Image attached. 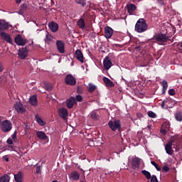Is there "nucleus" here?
<instances>
[{"mask_svg": "<svg viewBox=\"0 0 182 182\" xmlns=\"http://www.w3.org/2000/svg\"><path fill=\"white\" fill-rule=\"evenodd\" d=\"M147 28H149V26L144 18H139L135 24V31L138 33H143V32H146V31H147Z\"/></svg>", "mask_w": 182, "mask_h": 182, "instance_id": "f257e3e1", "label": "nucleus"}, {"mask_svg": "<svg viewBox=\"0 0 182 182\" xmlns=\"http://www.w3.org/2000/svg\"><path fill=\"white\" fill-rule=\"evenodd\" d=\"M176 143V141L173 139H171L166 145H165V150L167 154L169 156H172L174 151H173V149H176V151H178V149H177V144Z\"/></svg>", "mask_w": 182, "mask_h": 182, "instance_id": "f03ea898", "label": "nucleus"}, {"mask_svg": "<svg viewBox=\"0 0 182 182\" xmlns=\"http://www.w3.org/2000/svg\"><path fill=\"white\" fill-rule=\"evenodd\" d=\"M108 126L109 129L112 130V132H116V130H118L119 133L122 132V124H120V120L119 119L109 121Z\"/></svg>", "mask_w": 182, "mask_h": 182, "instance_id": "7ed1b4c3", "label": "nucleus"}, {"mask_svg": "<svg viewBox=\"0 0 182 182\" xmlns=\"http://www.w3.org/2000/svg\"><path fill=\"white\" fill-rule=\"evenodd\" d=\"M0 124L3 133H8L12 130V122L8 119L4 120Z\"/></svg>", "mask_w": 182, "mask_h": 182, "instance_id": "20e7f679", "label": "nucleus"}, {"mask_svg": "<svg viewBox=\"0 0 182 182\" xmlns=\"http://www.w3.org/2000/svg\"><path fill=\"white\" fill-rule=\"evenodd\" d=\"M14 41L18 46H25V45L28 43V40L23 38L21 34H18L15 37Z\"/></svg>", "mask_w": 182, "mask_h": 182, "instance_id": "39448f33", "label": "nucleus"}, {"mask_svg": "<svg viewBox=\"0 0 182 182\" xmlns=\"http://www.w3.org/2000/svg\"><path fill=\"white\" fill-rule=\"evenodd\" d=\"M65 83L68 86H75L76 85V78L71 74H68L65 77Z\"/></svg>", "mask_w": 182, "mask_h": 182, "instance_id": "423d86ee", "label": "nucleus"}, {"mask_svg": "<svg viewBox=\"0 0 182 182\" xmlns=\"http://www.w3.org/2000/svg\"><path fill=\"white\" fill-rule=\"evenodd\" d=\"M126 8L129 15H136V11H137V6L136 4L129 3L127 4Z\"/></svg>", "mask_w": 182, "mask_h": 182, "instance_id": "0eeeda50", "label": "nucleus"}, {"mask_svg": "<svg viewBox=\"0 0 182 182\" xmlns=\"http://www.w3.org/2000/svg\"><path fill=\"white\" fill-rule=\"evenodd\" d=\"M154 38L156 42H161V43H164L165 42H167V40L168 39V36L166 34L163 33H158L155 36H154Z\"/></svg>", "mask_w": 182, "mask_h": 182, "instance_id": "6e6552de", "label": "nucleus"}, {"mask_svg": "<svg viewBox=\"0 0 182 182\" xmlns=\"http://www.w3.org/2000/svg\"><path fill=\"white\" fill-rule=\"evenodd\" d=\"M58 114L61 119L67 120L68 116H69V111H68V109L62 107L58 109Z\"/></svg>", "mask_w": 182, "mask_h": 182, "instance_id": "1a4fd4ad", "label": "nucleus"}, {"mask_svg": "<svg viewBox=\"0 0 182 182\" xmlns=\"http://www.w3.org/2000/svg\"><path fill=\"white\" fill-rule=\"evenodd\" d=\"M103 65L105 70H109V69H110V68L113 66V63H112V58H110V57L109 56H106L103 60Z\"/></svg>", "mask_w": 182, "mask_h": 182, "instance_id": "9d476101", "label": "nucleus"}, {"mask_svg": "<svg viewBox=\"0 0 182 182\" xmlns=\"http://www.w3.org/2000/svg\"><path fill=\"white\" fill-rule=\"evenodd\" d=\"M55 45L59 53H65V41L58 40L56 41Z\"/></svg>", "mask_w": 182, "mask_h": 182, "instance_id": "9b49d317", "label": "nucleus"}, {"mask_svg": "<svg viewBox=\"0 0 182 182\" xmlns=\"http://www.w3.org/2000/svg\"><path fill=\"white\" fill-rule=\"evenodd\" d=\"M28 52H29L28 47L21 48V49L18 52V56L20 59H26L28 56Z\"/></svg>", "mask_w": 182, "mask_h": 182, "instance_id": "f8f14e48", "label": "nucleus"}, {"mask_svg": "<svg viewBox=\"0 0 182 182\" xmlns=\"http://www.w3.org/2000/svg\"><path fill=\"white\" fill-rule=\"evenodd\" d=\"M9 27L12 28V25H9L5 20H0V32L9 29Z\"/></svg>", "mask_w": 182, "mask_h": 182, "instance_id": "ddd939ff", "label": "nucleus"}, {"mask_svg": "<svg viewBox=\"0 0 182 182\" xmlns=\"http://www.w3.org/2000/svg\"><path fill=\"white\" fill-rule=\"evenodd\" d=\"M113 28H112L110 26H107L105 28V37L106 39H110L112 36H113Z\"/></svg>", "mask_w": 182, "mask_h": 182, "instance_id": "4468645a", "label": "nucleus"}, {"mask_svg": "<svg viewBox=\"0 0 182 182\" xmlns=\"http://www.w3.org/2000/svg\"><path fill=\"white\" fill-rule=\"evenodd\" d=\"M76 104V99L73 97H70L69 99L66 100L65 105L68 109L73 108V106Z\"/></svg>", "mask_w": 182, "mask_h": 182, "instance_id": "2eb2a0df", "label": "nucleus"}, {"mask_svg": "<svg viewBox=\"0 0 182 182\" xmlns=\"http://www.w3.org/2000/svg\"><path fill=\"white\" fill-rule=\"evenodd\" d=\"M0 36L2 38L3 41H6L7 43L12 44V38H11V36L5 32H1Z\"/></svg>", "mask_w": 182, "mask_h": 182, "instance_id": "dca6fc26", "label": "nucleus"}, {"mask_svg": "<svg viewBox=\"0 0 182 182\" xmlns=\"http://www.w3.org/2000/svg\"><path fill=\"white\" fill-rule=\"evenodd\" d=\"M48 28L51 31V32L55 33L58 32V31H59V24L53 21H51L48 24Z\"/></svg>", "mask_w": 182, "mask_h": 182, "instance_id": "f3484780", "label": "nucleus"}, {"mask_svg": "<svg viewBox=\"0 0 182 182\" xmlns=\"http://www.w3.org/2000/svg\"><path fill=\"white\" fill-rule=\"evenodd\" d=\"M14 108L16 110L17 113H25L26 109L23 107V105L21 104V102H16L14 105Z\"/></svg>", "mask_w": 182, "mask_h": 182, "instance_id": "a211bd4d", "label": "nucleus"}, {"mask_svg": "<svg viewBox=\"0 0 182 182\" xmlns=\"http://www.w3.org/2000/svg\"><path fill=\"white\" fill-rule=\"evenodd\" d=\"M140 161L141 159L138 157H135L132 159V166L134 170H136V168H139V167H140Z\"/></svg>", "mask_w": 182, "mask_h": 182, "instance_id": "6ab92c4d", "label": "nucleus"}, {"mask_svg": "<svg viewBox=\"0 0 182 182\" xmlns=\"http://www.w3.org/2000/svg\"><path fill=\"white\" fill-rule=\"evenodd\" d=\"M75 57L76 58V59H77V60L81 62V63H83L85 58L83 57V53L80 50H77L75 52Z\"/></svg>", "mask_w": 182, "mask_h": 182, "instance_id": "aec40b11", "label": "nucleus"}, {"mask_svg": "<svg viewBox=\"0 0 182 182\" xmlns=\"http://www.w3.org/2000/svg\"><path fill=\"white\" fill-rule=\"evenodd\" d=\"M102 80L107 87H114V83L107 77H104Z\"/></svg>", "mask_w": 182, "mask_h": 182, "instance_id": "412c9836", "label": "nucleus"}, {"mask_svg": "<svg viewBox=\"0 0 182 182\" xmlns=\"http://www.w3.org/2000/svg\"><path fill=\"white\" fill-rule=\"evenodd\" d=\"M70 178H72L74 181H77L79 178H80V173L77 172V171H74L71 172L70 175Z\"/></svg>", "mask_w": 182, "mask_h": 182, "instance_id": "4be33fe9", "label": "nucleus"}, {"mask_svg": "<svg viewBox=\"0 0 182 182\" xmlns=\"http://www.w3.org/2000/svg\"><path fill=\"white\" fill-rule=\"evenodd\" d=\"M36 136L38 139H40V140H46V139H48L46 134L42 131H37Z\"/></svg>", "mask_w": 182, "mask_h": 182, "instance_id": "5701e85b", "label": "nucleus"}, {"mask_svg": "<svg viewBox=\"0 0 182 182\" xmlns=\"http://www.w3.org/2000/svg\"><path fill=\"white\" fill-rule=\"evenodd\" d=\"M30 105L31 106H38V97L36 95H32L29 98Z\"/></svg>", "mask_w": 182, "mask_h": 182, "instance_id": "b1692460", "label": "nucleus"}, {"mask_svg": "<svg viewBox=\"0 0 182 182\" xmlns=\"http://www.w3.org/2000/svg\"><path fill=\"white\" fill-rule=\"evenodd\" d=\"M14 180L16 182H22L23 181V175L22 172H18L17 174L14 175Z\"/></svg>", "mask_w": 182, "mask_h": 182, "instance_id": "393cba45", "label": "nucleus"}, {"mask_svg": "<svg viewBox=\"0 0 182 182\" xmlns=\"http://www.w3.org/2000/svg\"><path fill=\"white\" fill-rule=\"evenodd\" d=\"M77 25L80 29H85L86 28V23H85V20L82 18L77 21Z\"/></svg>", "mask_w": 182, "mask_h": 182, "instance_id": "a878e982", "label": "nucleus"}, {"mask_svg": "<svg viewBox=\"0 0 182 182\" xmlns=\"http://www.w3.org/2000/svg\"><path fill=\"white\" fill-rule=\"evenodd\" d=\"M162 93L164 94L167 91V88L168 87V83L167 82V80H164L162 81Z\"/></svg>", "mask_w": 182, "mask_h": 182, "instance_id": "bb28decb", "label": "nucleus"}, {"mask_svg": "<svg viewBox=\"0 0 182 182\" xmlns=\"http://www.w3.org/2000/svg\"><path fill=\"white\" fill-rule=\"evenodd\" d=\"M36 119L37 123L40 126H45L46 124V122H45L43 119L40 118L39 115H38V114H36Z\"/></svg>", "mask_w": 182, "mask_h": 182, "instance_id": "cd10ccee", "label": "nucleus"}, {"mask_svg": "<svg viewBox=\"0 0 182 182\" xmlns=\"http://www.w3.org/2000/svg\"><path fill=\"white\" fill-rule=\"evenodd\" d=\"M11 177L8 174H4L0 177V182H9Z\"/></svg>", "mask_w": 182, "mask_h": 182, "instance_id": "c85d7f7f", "label": "nucleus"}, {"mask_svg": "<svg viewBox=\"0 0 182 182\" xmlns=\"http://www.w3.org/2000/svg\"><path fill=\"white\" fill-rule=\"evenodd\" d=\"M175 119L177 122H182V112L178 111L175 114Z\"/></svg>", "mask_w": 182, "mask_h": 182, "instance_id": "c756f323", "label": "nucleus"}, {"mask_svg": "<svg viewBox=\"0 0 182 182\" xmlns=\"http://www.w3.org/2000/svg\"><path fill=\"white\" fill-rule=\"evenodd\" d=\"M96 89H97V87H96V85L90 83L88 85V92L89 93H93V92H95L96 90Z\"/></svg>", "mask_w": 182, "mask_h": 182, "instance_id": "7c9ffc66", "label": "nucleus"}, {"mask_svg": "<svg viewBox=\"0 0 182 182\" xmlns=\"http://www.w3.org/2000/svg\"><path fill=\"white\" fill-rule=\"evenodd\" d=\"M44 87L46 90H52L53 89V85H52V83L50 82H43Z\"/></svg>", "mask_w": 182, "mask_h": 182, "instance_id": "2f4dec72", "label": "nucleus"}, {"mask_svg": "<svg viewBox=\"0 0 182 182\" xmlns=\"http://www.w3.org/2000/svg\"><path fill=\"white\" fill-rule=\"evenodd\" d=\"M53 41V37L52 35L49 34L48 33L46 36L45 42L46 43H49V42H52Z\"/></svg>", "mask_w": 182, "mask_h": 182, "instance_id": "473e14b6", "label": "nucleus"}, {"mask_svg": "<svg viewBox=\"0 0 182 182\" xmlns=\"http://www.w3.org/2000/svg\"><path fill=\"white\" fill-rule=\"evenodd\" d=\"M77 5H81L82 8L86 6V0H75Z\"/></svg>", "mask_w": 182, "mask_h": 182, "instance_id": "72a5a7b5", "label": "nucleus"}, {"mask_svg": "<svg viewBox=\"0 0 182 182\" xmlns=\"http://www.w3.org/2000/svg\"><path fill=\"white\" fill-rule=\"evenodd\" d=\"M141 173L144 176H145L147 180H150V178H151V174L148 171L144 170V171H141Z\"/></svg>", "mask_w": 182, "mask_h": 182, "instance_id": "f704fd0d", "label": "nucleus"}, {"mask_svg": "<svg viewBox=\"0 0 182 182\" xmlns=\"http://www.w3.org/2000/svg\"><path fill=\"white\" fill-rule=\"evenodd\" d=\"M151 164H152V166H155V168L157 170V171H161V167H160L159 166V164H156V161H151Z\"/></svg>", "mask_w": 182, "mask_h": 182, "instance_id": "c9c22d12", "label": "nucleus"}, {"mask_svg": "<svg viewBox=\"0 0 182 182\" xmlns=\"http://www.w3.org/2000/svg\"><path fill=\"white\" fill-rule=\"evenodd\" d=\"M148 116L152 119H156V117H157V114H156L153 111L148 112Z\"/></svg>", "mask_w": 182, "mask_h": 182, "instance_id": "e433bc0d", "label": "nucleus"}, {"mask_svg": "<svg viewBox=\"0 0 182 182\" xmlns=\"http://www.w3.org/2000/svg\"><path fill=\"white\" fill-rule=\"evenodd\" d=\"M162 127H163V129H166L167 131H168L169 129H170V123H168V122H164V123L162 124Z\"/></svg>", "mask_w": 182, "mask_h": 182, "instance_id": "4c0bfd02", "label": "nucleus"}, {"mask_svg": "<svg viewBox=\"0 0 182 182\" xmlns=\"http://www.w3.org/2000/svg\"><path fill=\"white\" fill-rule=\"evenodd\" d=\"M162 173H168L170 168L167 166H164L161 169Z\"/></svg>", "mask_w": 182, "mask_h": 182, "instance_id": "58836bf2", "label": "nucleus"}, {"mask_svg": "<svg viewBox=\"0 0 182 182\" xmlns=\"http://www.w3.org/2000/svg\"><path fill=\"white\" fill-rule=\"evenodd\" d=\"M168 95H170V96H174V95H176V90L174 89H170L168 91Z\"/></svg>", "mask_w": 182, "mask_h": 182, "instance_id": "ea45409f", "label": "nucleus"}, {"mask_svg": "<svg viewBox=\"0 0 182 182\" xmlns=\"http://www.w3.org/2000/svg\"><path fill=\"white\" fill-rule=\"evenodd\" d=\"M151 182H159V180H157V176L155 175L151 176Z\"/></svg>", "mask_w": 182, "mask_h": 182, "instance_id": "a19ab883", "label": "nucleus"}, {"mask_svg": "<svg viewBox=\"0 0 182 182\" xmlns=\"http://www.w3.org/2000/svg\"><path fill=\"white\" fill-rule=\"evenodd\" d=\"M77 92L79 93L80 95H81L82 93H83V89L82 88V87L78 86L77 88Z\"/></svg>", "mask_w": 182, "mask_h": 182, "instance_id": "79ce46f5", "label": "nucleus"}, {"mask_svg": "<svg viewBox=\"0 0 182 182\" xmlns=\"http://www.w3.org/2000/svg\"><path fill=\"white\" fill-rule=\"evenodd\" d=\"M75 99L77 102H82V100H83V97H82L81 95H77Z\"/></svg>", "mask_w": 182, "mask_h": 182, "instance_id": "37998d69", "label": "nucleus"}, {"mask_svg": "<svg viewBox=\"0 0 182 182\" xmlns=\"http://www.w3.org/2000/svg\"><path fill=\"white\" fill-rule=\"evenodd\" d=\"M16 134H18V132L16 131L14 132V133L11 135V139L15 141L16 140Z\"/></svg>", "mask_w": 182, "mask_h": 182, "instance_id": "c03bdc74", "label": "nucleus"}, {"mask_svg": "<svg viewBox=\"0 0 182 182\" xmlns=\"http://www.w3.org/2000/svg\"><path fill=\"white\" fill-rule=\"evenodd\" d=\"M177 48L180 52H182V42H180L177 44Z\"/></svg>", "mask_w": 182, "mask_h": 182, "instance_id": "a18cd8bd", "label": "nucleus"}, {"mask_svg": "<svg viewBox=\"0 0 182 182\" xmlns=\"http://www.w3.org/2000/svg\"><path fill=\"white\" fill-rule=\"evenodd\" d=\"M168 101V100L162 101L161 105V107H162V109H164V107L166 106V103H167Z\"/></svg>", "mask_w": 182, "mask_h": 182, "instance_id": "49530a36", "label": "nucleus"}, {"mask_svg": "<svg viewBox=\"0 0 182 182\" xmlns=\"http://www.w3.org/2000/svg\"><path fill=\"white\" fill-rule=\"evenodd\" d=\"M7 144H14V141L11 139L9 138L6 141Z\"/></svg>", "mask_w": 182, "mask_h": 182, "instance_id": "de8ad7c7", "label": "nucleus"}, {"mask_svg": "<svg viewBox=\"0 0 182 182\" xmlns=\"http://www.w3.org/2000/svg\"><path fill=\"white\" fill-rule=\"evenodd\" d=\"M41 171H42V169L41 168V166H37L36 167V173L37 174H41Z\"/></svg>", "mask_w": 182, "mask_h": 182, "instance_id": "09e8293b", "label": "nucleus"}, {"mask_svg": "<svg viewBox=\"0 0 182 182\" xmlns=\"http://www.w3.org/2000/svg\"><path fill=\"white\" fill-rule=\"evenodd\" d=\"M21 6V9H23V11H26V9L28 8L26 4H22Z\"/></svg>", "mask_w": 182, "mask_h": 182, "instance_id": "8fccbe9b", "label": "nucleus"}, {"mask_svg": "<svg viewBox=\"0 0 182 182\" xmlns=\"http://www.w3.org/2000/svg\"><path fill=\"white\" fill-rule=\"evenodd\" d=\"M167 129H164V128H161V133H162V134H167Z\"/></svg>", "mask_w": 182, "mask_h": 182, "instance_id": "3c124183", "label": "nucleus"}, {"mask_svg": "<svg viewBox=\"0 0 182 182\" xmlns=\"http://www.w3.org/2000/svg\"><path fill=\"white\" fill-rule=\"evenodd\" d=\"M3 160H5V161H9V157H8V155H5L2 157Z\"/></svg>", "mask_w": 182, "mask_h": 182, "instance_id": "603ef678", "label": "nucleus"}, {"mask_svg": "<svg viewBox=\"0 0 182 182\" xmlns=\"http://www.w3.org/2000/svg\"><path fill=\"white\" fill-rule=\"evenodd\" d=\"M4 72V65L2 63H0V73Z\"/></svg>", "mask_w": 182, "mask_h": 182, "instance_id": "864d4df0", "label": "nucleus"}, {"mask_svg": "<svg viewBox=\"0 0 182 182\" xmlns=\"http://www.w3.org/2000/svg\"><path fill=\"white\" fill-rule=\"evenodd\" d=\"M88 144H90V146H91V147H93V146H95V143H93V140H90Z\"/></svg>", "mask_w": 182, "mask_h": 182, "instance_id": "5fc2aeb1", "label": "nucleus"}, {"mask_svg": "<svg viewBox=\"0 0 182 182\" xmlns=\"http://www.w3.org/2000/svg\"><path fill=\"white\" fill-rule=\"evenodd\" d=\"M158 4L159 5H164V0H158Z\"/></svg>", "mask_w": 182, "mask_h": 182, "instance_id": "6e6d98bb", "label": "nucleus"}, {"mask_svg": "<svg viewBox=\"0 0 182 182\" xmlns=\"http://www.w3.org/2000/svg\"><path fill=\"white\" fill-rule=\"evenodd\" d=\"M91 117L92 119H96V114H92Z\"/></svg>", "mask_w": 182, "mask_h": 182, "instance_id": "4d7b16f0", "label": "nucleus"}, {"mask_svg": "<svg viewBox=\"0 0 182 182\" xmlns=\"http://www.w3.org/2000/svg\"><path fill=\"white\" fill-rule=\"evenodd\" d=\"M18 14H19L20 15H22V14H23V11L22 9H20V11H19Z\"/></svg>", "mask_w": 182, "mask_h": 182, "instance_id": "13d9d810", "label": "nucleus"}, {"mask_svg": "<svg viewBox=\"0 0 182 182\" xmlns=\"http://www.w3.org/2000/svg\"><path fill=\"white\" fill-rule=\"evenodd\" d=\"M16 1V4H21V1H22V0H15Z\"/></svg>", "mask_w": 182, "mask_h": 182, "instance_id": "bf43d9fd", "label": "nucleus"}, {"mask_svg": "<svg viewBox=\"0 0 182 182\" xmlns=\"http://www.w3.org/2000/svg\"><path fill=\"white\" fill-rule=\"evenodd\" d=\"M135 50H140V46L135 47Z\"/></svg>", "mask_w": 182, "mask_h": 182, "instance_id": "052dcab7", "label": "nucleus"}, {"mask_svg": "<svg viewBox=\"0 0 182 182\" xmlns=\"http://www.w3.org/2000/svg\"><path fill=\"white\" fill-rule=\"evenodd\" d=\"M141 68H144L145 66H147V65H139Z\"/></svg>", "mask_w": 182, "mask_h": 182, "instance_id": "680f3d73", "label": "nucleus"}, {"mask_svg": "<svg viewBox=\"0 0 182 182\" xmlns=\"http://www.w3.org/2000/svg\"><path fill=\"white\" fill-rule=\"evenodd\" d=\"M11 149H14V146H9Z\"/></svg>", "mask_w": 182, "mask_h": 182, "instance_id": "e2e57ef3", "label": "nucleus"}, {"mask_svg": "<svg viewBox=\"0 0 182 182\" xmlns=\"http://www.w3.org/2000/svg\"><path fill=\"white\" fill-rule=\"evenodd\" d=\"M102 52L103 53H105V50H102Z\"/></svg>", "mask_w": 182, "mask_h": 182, "instance_id": "0e129e2a", "label": "nucleus"}, {"mask_svg": "<svg viewBox=\"0 0 182 182\" xmlns=\"http://www.w3.org/2000/svg\"><path fill=\"white\" fill-rule=\"evenodd\" d=\"M31 45H32V44H29L30 46H31Z\"/></svg>", "mask_w": 182, "mask_h": 182, "instance_id": "69168bd1", "label": "nucleus"}]
</instances>
